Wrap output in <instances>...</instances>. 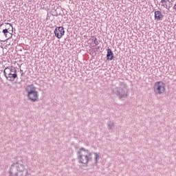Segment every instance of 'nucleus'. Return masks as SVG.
<instances>
[{
  "mask_svg": "<svg viewBox=\"0 0 176 176\" xmlns=\"http://www.w3.org/2000/svg\"><path fill=\"white\" fill-rule=\"evenodd\" d=\"M93 159L90 151L81 148L79 151L78 162L82 164H87Z\"/></svg>",
  "mask_w": 176,
  "mask_h": 176,
  "instance_id": "1",
  "label": "nucleus"
},
{
  "mask_svg": "<svg viewBox=\"0 0 176 176\" xmlns=\"http://www.w3.org/2000/svg\"><path fill=\"white\" fill-rule=\"evenodd\" d=\"M3 74L4 76H6V79L8 80H14V79L17 78V69L13 66L6 67Z\"/></svg>",
  "mask_w": 176,
  "mask_h": 176,
  "instance_id": "2",
  "label": "nucleus"
},
{
  "mask_svg": "<svg viewBox=\"0 0 176 176\" xmlns=\"http://www.w3.org/2000/svg\"><path fill=\"white\" fill-rule=\"evenodd\" d=\"M26 91L28 94V99L32 102H35V101H38V91H36V88L34 87V85H28L26 87Z\"/></svg>",
  "mask_w": 176,
  "mask_h": 176,
  "instance_id": "3",
  "label": "nucleus"
},
{
  "mask_svg": "<svg viewBox=\"0 0 176 176\" xmlns=\"http://www.w3.org/2000/svg\"><path fill=\"white\" fill-rule=\"evenodd\" d=\"M155 91L156 94H162L166 90L165 84L162 81H158L155 83Z\"/></svg>",
  "mask_w": 176,
  "mask_h": 176,
  "instance_id": "4",
  "label": "nucleus"
},
{
  "mask_svg": "<svg viewBox=\"0 0 176 176\" xmlns=\"http://www.w3.org/2000/svg\"><path fill=\"white\" fill-rule=\"evenodd\" d=\"M54 35L58 38V39H61L63 36H64V34H65V30H64L63 27H57L54 30Z\"/></svg>",
  "mask_w": 176,
  "mask_h": 176,
  "instance_id": "5",
  "label": "nucleus"
},
{
  "mask_svg": "<svg viewBox=\"0 0 176 176\" xmlns=\"http://www.w3.org/2000/svg\"><path fill=\"white\" fill-rule=\"evenodd\" d=\"M89 41L90 47H96V46L98 45V41H97V38L93 36Z\"/></svg>",
  "mask_w": 176,
  "mask_h": 176,
  "instance_id": "6",
  "label": "nucleus"
},
{
  "mask_svg": "<svg viewBox=\"0 0 176 176\" xmlns=\"http://www.w3.org/2000/svg\"><path fill=\"white\" fill-rule=\"evenodd\" d=\"M164 17L163 16V14H162V12L160 11H155V19L157 20V21H160Z\"/></svg>",
  "mask_w": 176,
  "mask_h": 176,
  "instance_id": "7",
  "label": "nucleus"
},
{
  "mask_svg": "<svg viewBox=\"0 0 176 176\" xmlns=\"http://www.w3.org/2000/svg\"><path fill=\"white\" fill-rule=\"evenodd\" d=\"M3 34L8 39H10L13 36V31L12 30H3Z\"/></svg>",
  "mask_w": 176,
  "mask_h": 176,
  "instance_id": "8",
  "label": "nucleus"
},
{
  "mask_svg": "<svg viewBox=\"0 0 176 176\" xmlns=\"http://www.w3.org/2000/svg\"><path fill=\"white\" fill-rule=\"evenodd\" d=\"M107 60L109 61L113 60V52H112L111 49L107 50Z\"/></svg>",
  "mask_w": 176,
  "mask_h": 176,
  "instance_id": "9",
  "label": "nucleus"
},
{
  "mask_svg": "<svg viewBox=\"0 0 176 176\" xmlns=\"http://www.w3.org/2000/svg\"><path fill=\"white\" fill-rule=\"evenodd\" d=\"M5 28L3 30V31H13V25L9 23H6L4 24Z\"/></svg>",
  "mask_w": 176,
  "mask_h": 176,
  "instance_id": "10",
  "label": "nucleus"
},
{
  "mask_svg": "<svg viewBox=\"0 0 176 176\" xmlns=\"http://www.w3.org/2000/svg\"><path fill=\"white\" fill-rule=\"evenodd\" d=\"M6 46H12L13 45V40L10 38H7L6 41Z\"/></svg>",
  "mask_w": 176,
  "mask_h": 176,
  "instance_id": "11",
  "label": "nucleus"
},
{
  "mask_svg": "<svg viewBox=\"0 0 176 176\" xmlns=\"http://www.w3.org/2000/svg\"><path fill=\"white\" fill-rule=\"evenodd\" d=\"M51 14L52 16H58V13H57V12L55 10H52L51 11Z\"/></svg>",
  "mask_w": 176,
  "mask_h": 176,
  "instance_id": "12",
  "label": "nucleus"
},
{
  "mask_svg": "<svg viewBox=\"0 0 176 176\" xmlns=\"http://www.w3.org/2000/svg\"><path fill=\"white\" fill-rule=\"evenodd\" d=\"M94 155H95L96 161L97 162V160H98L100 157V154H98V153H95Z\"/></svg>",
  "mask_w": 176,
  "mask_h": 176,
  "instance_id": "13",
  "label": "nucleus"
},
{
  "mask_svg": "<svg viewBox=\"0 0 176 176\" xmlns=\"http://www.w3.org/2000/svg\"><path fill=\"white\" fill-rule=\"evenodd\" d=\"M168 2H173V0H167ZM162 3H166V0H162Z\"/></svg>",
  "mask_w": 176,
  "mask_h": 176,
  "instance_id": "14",
  "label": "nucleus"
},
{
  "mask_svg": "<svg viewBox=\"0 0 176 176\" xmlns=\"http://www.w3.org/2000/svg\"><path fill=\"white\" fill-rule=\"evenodd\" d=\"M173 9L175 10V12H176V3L173 6Z\"/></svg>",
  "mask_w": 176,
  "mask_h": 176,
  "instance_id": "15",
  "label": "nucleus"
},
{
  "mask_svg": "<svg viewBox=\"0 0 176 176\" xmlns=\"http://www.w3.org/2000/svg\"><path fill=\"white\" fill-rule=\"evenodd\" d=\"M166 9H170V7H168L167 5L165 6Z\"/></svg>",
  "mask_w": 176,
  "mask_h": 176,
  "instance_id": "16",
  "label": "nucleus"
}]
</instances>
